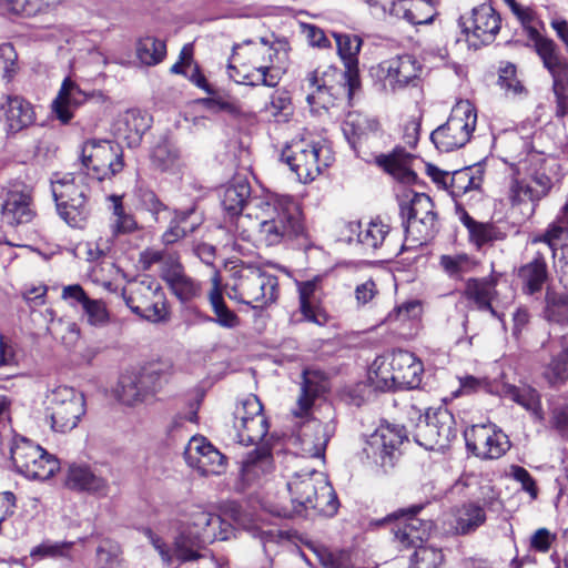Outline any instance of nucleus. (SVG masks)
Here are the masks:
<instances>
[{
	"label": "nucleus",
	"instance_id": "nucleus-11",
	"mask_svg": "<svg viewBox=\"0 0 568 568\" xmlns=\"http://www.w3.org/2000/svg\"><path fill=\"white\" fill-rule=\"evenodd\" d=\"M47 398L52 428L57 432L72 430L85 413L83 394L72 387L58 386L50 390Z\"/></svg>",
	"mask_w": 568,
	"mask_h": 568
},
{
	"label": "nucleus",
	"instance_id": "nucleus-49",
	"mask_svg": "<svg viewBox=\"0 0 568 568\" xmlns=\"http://www.w3.org/2000/svg\"><path fill=\"white\" fill-rule=\"evenodd\" d=\"M439 264L444 272L452 278H463V276L476 266V262L467 254L442 255Z\"/></svg>",
	"mask_w": 568,
	"mask_h": 568
},
{
	"label": "nucleus",
	"instance_id": "nucleus-31",
	"mask_svg": "<svg viewBox=\"0 0 568 568\" xmlns=\"http://www.w3.org/2000/svg\"><path fill=\"white\" fill-rule=\"evenodd\" d=\"M349 229L352 232H357V241L367 251L375 252L382 247L389 252V243L387 236L389 235L390 227L382 221L373 220L365 224L363 227L361 223H351Z\"/></svg>",
	"mask_w": 568,
	"mask_h": 568
},
{
	"label": "nucleus",
	"instance_id": "nucleus-3",
	"mask_svg": "<svg viewBox=\"0 0 568 568\" xmlns=\"http://www.w3.org/2000/svg\"><path fill=\"white\" fill-rule=\"evenodd\" d=\"M516 158L509 155L506 160L513 170L508 199L513 207H518L525 217H530L537 203L550 191L552 182L539 155L530 153L518 161Z\"/></svg>",
	"mask_w": 568,
	"mask_h": 568
},
{
	"label": "nucleus",
	"instance_id": "nucleus-30",
	"mask_svg": "<svg viewBox=\"0 0 568 568\" xmlns=\"http://www.w3.org/2000/svg\"><path fill=\"white\" fill-rule=\"evenodd\" d=\"M486 518L484 507L469 501L454 509L450 526L456 535H469L483 526Z\"/></svg>",
	"mask_w": 568,
	"mask_h": 568
},
{
	"label": "nucleus",
	"instance_id": "nucleus-61",
	"mask_svg": "<svg viewBox=\"0 0 568 568\" xmlns=\"http://www.w3.org/2000/svg\"><path fill=\"white\" fill-rule=\"evenodd\" d=\"M262 415H264L262 403L257 396L251 394L237 403L233 414V423L246 422Z\"/></svg>",
	"mask_w": 568,
	"mask_h": 568
},
{
	"label": "nucleus",
	"instance_id": "nucleus-62",
	"mask_svg": "<svg viewBox=\"0 0 568 568\" xmlns=\"http://www.w3.org/2000/svg\"><path fill=\"white\" fill-rule=\"evenodd\" d=\"M551 78L556 97V115L562 118L568 113V71Z\"/></svg>",
	"mask_w": 568,
	"mask_h": 568
},
{
	"label": "nucleus",
	"instance_id": "nucleus-47",
	"mask_svg": "<svg viewBox=\"0 0 568 568\" xmlns=\"http://www.w3.org/2000/svg\"><path fill=\"white\" fill-rule=\"evenodd\" d=\"M395 377L390 361L375 359L368 373V381L375 389L390 390L398 388L396 381H392Z\"/></svg>",
	"mask_w": 568,
	"mask_h": 568
},
{
	"label": "nucleus",
	"instance_id": "nucleus-1",
	"mask_svg": "<svg viewBox=\"0 0 568 568\" xmlns=\"http://www.w3.org/2000/svg\"><path fill=\"white\" fill-rule=\"evenodd\" d=\"M222 206L231 216H237L244 209L258 221V239L267 246L278 245L287 240H307L302 211L298 204L286 195L265 194L251 197V185L246 179L235 178L224 190Z\"/></svg>",
	"mask_w": 568,
	"mask_h": 568
},
{
	"label": "nucleus",
	"instance_id": "nucleus-17",
	"mask_svg": "<svg viewBox=\"0 0 568 568\" xmlns=\"http://www.w3.org/2000/svg\"><path fill=\"white\" fill-rule=\"evenodd\" d=\"M459 21L464 31L471 33L483 44L493 42L501 27L499 13L489 3L475 7L469 17H460Z\"/></svg>",
	"mask_w": 568,
	"mask_h": 568
},
{
	"label": "nucleus",
	"instance_id": "nucleus-41",
	"mask_svg": "<svg viewBox=\"0 0 568 568\" xmlns=\"http://www.w3.org/2000/svg\"><path fill=\"white\" fill-rule=\"evenodd\" d=\"M85 257L89 262H100L92 266L91 274L97 282H106L118 270L113 262L106 261V250L95 243L85 244Z\"/></svg>",
	"mask_w": 568,
	"mask_h": 568
},
{
	"label": "nucleus",
	"instance_id": "nucleus-44",
	"mask_svg": "<svg viewBox=\"0 0 568 568\" xmlns=\"http://www.w3.org/2000/svg\"><path fill=\"white\" fill-rule=\"evenodd\" d=\"M73 541L43 540L30 550V557L34 560L43 559H72Z\"/></svg>",
	"mask_w": 568,
	"mask_h": 568
},
{
	"label": "nucleus",
	"instance_id": "nucleus-5",
	"mask_svg": "<svg viewBox=\"0 0 568 568\" xmlns=\"http://www.w3.org/2000/svg\"><path fill=\"white\" fill-rule=\"evenodd\" d=\"M292 496L294 511L301 515L306 510L332 516L336 513L338 501L336 494L324 474L312 469L304 474L297 473L287 483Z\"/></svg>",
	"mask_w": 568,
	"mask_h": 568
},
{
	"label": "nucleus",
	"instance_id": "nucleus-57",
	"mask_svg": "<svg viewBox=\"0 0 568 568\" xmlns=\"http://www.w3.org/2000/svg\"><path fill=\"white\" fill-rule=\"evenodd\" d=\"M545 318L548 322L565 324L568 322V303L567 300L555 292L546 293Z\"/></svg>",
	"mask_w": 568,
	"mask_h": 568
},
{
	"label": "nucleus",
	"instance_id": "nucleus-14",
	"mask_svg": "<svg viewBox=\"0 0 568 568\" xmlns=\"http://www.w3.org/2000/svg\"><path fill=\"white\" fill-rule=\"evenodd\" d=\"M406 438L403 428L385 426L369 436L363 448L364 454L385 471L394 467L399 455L398 448Z\"/></svg>",
	"mask_w": 568,
	"mask_h": 568
},
{
	"label": "nucleus",
	"instance_id": "nucleus-19",
	"mask_svg": "<svg viewBox=\"0 0 568 568\" xmlns=\"http://www.w3.org/2000/svg\"><path fill=\"white\" fill-rule=\"evenodd\" d=\"M64 484L72 490L85 491L98 497H105L110 491L108 479L85 464H71Z\"/></svg>",
	"mask_w": 568,
	"mask_h": 568
},
{
	"label": "nucleus",
	"instance_id": "nucleus-38",
	"mask_svg": "<svg viewBox=\"0 0 568 568\" xmlns=\"http://www.w3.org/2000/svg\"><path fill=\"white\" fill-rule=\"evenodd\" d=\"M142 374L140 371L125 372L120 376L114 389L116 399L125 406H134L141 400Z\"/></svg>",
	"mask_w": 568,
	"mask_h": 568
},
{
	"label": "nucleus",
	"instance_id": "nucleus-33",
	"mask_svg": "<svg viewBox=\"0 0 568 568\" xmlns=\"http://www.w3.org/2000/svg\"><path fill=\"white\" fill-rule=\"evenodd\" d=\"M220 284V275L215 272L212 277V288L209 293V302L215 316L207 317V321L214 322L224 328H235L240 325V317L227 307Z\"/></svg>",
	"mask_w": 568,
	"mask_h": 568
},
{
	"label": "nucleus",
	"instance_id": "nucleus-25",
	"mask_svg": "<svg viewBox=\"0 0 568 568\" xmlns=\"http://www.w3.org/2000/svg\"><path fill=\"white\" fill-rule=\"evenodd\" d=\"M1 108L9 132H20L36 122L34 106L21 95H8Z\"/></svg>",
	"mask_w": 568,
	"mask_h": 568
},
{
	"label": "nucleus",
	"instance_id": "nucleus-58",
	"mask_svg": "<svg viewBox=\"0 0 568 568\" xmlns=\"http://www.w3.org/2000/svg\"><path fill=\"white\" fill-rule=\"evenodd\" d=\"M95 568H121L120 547L111 540H102L95 552Z\"/></svg>",
	"mask_w": 568,
	"mask_h": 568
},
{
	"label": "nucleus",
	"instance_id": "nucleus-45",
	"mask_svg": "<svg viewBox=\"0 0 568 568\" xmlns=\"http://www.w3.org/2000/svg\"><path fill=\"white\" fill-rule=\"evenodd\" d=\"M172 365L168 361H159L144 365V395L156 393L171 375Z\"/></svg>",
	"mask_w": 568,
	"mask_h": 568
},
{
	"label": "nucleus",
	"instance_id": "nucleus-6",
	"mask_svg": "<svg viewBox=\"0 0 568 568\" xmlns=\"http://www.w3.org/2000/svg\"><path fill=\"white\" fill-rule=\"evenodd\" d=\"M51 191L60 217L72 227H83L89 215V179L80 170L51 181Z\"/></svg>",
	"mask_w": 568,
	"mask_h": 568
},
{
	"label": "nucleus",
	"instance_id": "nucleus-27",
	"mask_svg": "<svg viewBox=\"0 0 568 568\" xmlns=\"http://www.w3.org/2000/svg\"><path fill=\"white\" fill-rule=\"evenodd\" d=\"M273 468L271 449L267 447H258L246 455L242 463L240 478L244 486H251L271 474Z\"/></svg>",
	"mask_w": 568,
	"mask_h": 568
},
{
	"label": "nucleus",
	"instance_id": "nucleus-59",
	"mask_svg": "<svg viewBox=\"0 0 568 568\" xmlns=\"http://www.w3.org/2000/svg\"><path fill=\"white\" fill-rule=\"evenodd\" d=\"M444 555L435 547H418L415 550L409 568H443Z\"/></svg>",
	"mask_w": 568,
	"mask_h": 568
},
{
	"label": "nucleus",
	"instance_id": "nucleus-40",
	"mask_svg": "<svg viewBox=\"0 0 568 568\" xmlns=\"http://www.w3.org/2000/svg\"><path fill=\"white\" fill-rule=\"evenodd\" d=\"M404 229L407 239H412L417 245H423L438 232L437 214L404 222Z\"/></svg>",
	"mask_w": 568,
	"mask_h": 568
},
{
	"label": "nucleus",
	"instance_id": "nucleus-4",
	"mask_svg": "<svg viewBox=\"0 0 568 568\" xmlns=\"http://www.w3.org/2000/svg\"><path fill=\"white\" fill-rule=\"evenodd\" d=\"M281 160L290 166L301 182L310 183L333 164L335 156L326 140L302 138L285 145Z\"/></svg>",
	"mask_w": 568,
	"mask_h": 568
},
{
	"label": "nucleus",
	"instance_id": "nucleus-21",
	"mask_svg": "<svg viewBox=\"0 0 568 568\" xmlns=\"http://www.w3.org/2000/svg\"><path fill=\"white\" fill-rule=\"evenodd\" d=\"M497 281L493 277L468 278L463 291V296L480 312H488L493 317L501 320L494 305L497 301Z\"/></svg>",
	"mask_w": 568,
	"mask_h": 568
},
{
	"label": "nucleus",
	"instance_id": "nucleus-52",
	"mask_svg": "<svg viewBox=\"0 0 568 568\" xmlns=\"http://www.w3.org/2000/svg\"><path fill=\"white\" fill-rule=\"evenodd\" d=\"M254 72L246 74L242 83L247 85H265L268 88H274L278 84L281 77L277 69L273 65L258 63V61H254L253 63Z\"/></svg>",
	"mask_w": 568,
	"mask_h": 568
},
{
	"label": "nucleus",
	"instance_id": "nucleus-7",
	"mask_svg": "<svg viewBox=\"0 0 568 568\" xmlns=\"http://www.w3.org/2000/svg\"><path fill=\"white\" fill-rule=\"evenodd\" d=\"M233 284L230 286V298L252 306L263 308L276 301L278 281L273 274L260 267L243 265L233 272Z\"/></svg>",
	"mask_w": 568,
	"mask_h": 568
},
{
	"label": "nucleus",
	"instance_id": "nucleus-2",
	"mask_svg": "<svg viewBox=\"0 0 568 568\" xmlns=\"http://www.w3.org/2000/svg\"><path fill=\"white\" fill-rule=\"evenodd\" d=\"M232 526L221 516L207 511L202 506H192L180 523L174 539V555L180 561L203 558L202 550L214 540L230 537Z\"/></svg>",
	"mask_w": 568,
	"mask_h": 568
},
{
	"label": "nucleus",
	"instance_id": "nucleus-54",
	"mask_svg": "<svg viewBox=\"0 0 568 568\" xmlns=\"http://www.w3.org/2000/svg\"><path fill=\"white\" fill-rule=\"evenodd\" d=\"M166 284L181 301H189L200 292V284L185 274L184 266L176 275L170 277Z\"/></svg>",
	"mask_w": 568,
	"mask_h": 568
},
{
	"label": "nucleus",
	"instance_id": "nucleus-46",
	"mask_svg": "<svg viewBox=\"0 0 568 568\" xmlns=\"http://www.w3.org/2000/svg\"><path fill=\"white\" fill-rule=\"evenodd\" d=\"M460 221L468 230L470 241L478 247L497 239L493 224L477 222L466 211L462 212Z\"/></svg>",
	"mask_w": 568,
	"mask_h": 568
},
{
	"label": "nucleus",
	"instance_id": "nucleus-42",
	"mask_svg": "<svg viewBox=\"0 0 568 568\" xmlns=\"http://www.w3.org/2000/svg\"><path fill=\"white\" fill-rule=\"evenodd\" d=\"M144 285L153 296L152 304L144 310V320L153 323L166 321L170 313L161 284L154 280L146 283L144 280Z\"/></svg>",
	"mask_w": 568,
	"mask_h": 568
},
{
	"label": "nucleus",
	"instance_id": "nucleus-55",
	"mask_svg": "<svg viewBox=\"0 0 568 568\" xmlns=\"http://www.w3.org/2000/svg\"><path fill=\"white\" fill-rule=\"evenodd\" d=\"M196 470L203 476L221 475L226 470L227 458L212 444L206 446L204 458L197 459Z\"/></svg>",
	"mask_w": 568,
	"mask_h": 568
},
{
	"label": "nucleus",
	"instance_id": "nucleus-64",
	"mask_svg": "<svg viewBox=\"0 0 568 568\" xmlns=\"http://www.w3.org/2000/svg\"><path fill=\"white\" fill-rule=\"evenodd\" d=\"M201 103L213 112H225L232 116H239L242 113L241 106L236 101L221 95L204 98L201 100Z\"/></svg>",
	"mask_w": 568,
	"mask_h": 568
},
{
	"label": "nucleus",
	"instance_id": "nucleus-10",
	"mask_svg": "<svg viewBox=\"0 0 568 568\" xmlns=\"http://www.w3.org/2000/svg\"><path fill=\"white\" fill-rule=\"evenodd\" d=\"M10 452L17 470L31 479H49L60 467L53 455L27 438L16 439Z\"/></svg>",
	"mask_w": 568,
	"mask_h": 568
},
{
	"label": "nucleus",
	"instance_id": "nucleus-18",
	"mask_svg": "<svg viewBox=\"0 0 568 568\" xmlns=\"http://www.w3.org/2000/svg\"><path fill=\"white\" fill-rule=\"evenodd\" d=\"M333 36L336 41L338 55L345 67L344 79L348 88V95L351 97L359 87L358 54L363 40L361 37L349 33H334Z\"/></svg>",
	"mask_w": 568,
	"mask_h": 568
},
{
	"label": "nucleus",
	"instance_id": "nucleus-9",
	"mask_svg": "<svg viewBox=\"0 0 568 568\" xmlns=\"http://www.w3.org/2000/svg\"><path fill=\"white\" fill-rule=\"evenodd\" d=\"M81 169L89 180L111 179L123 169L120 146L110 140L89 139L81 146Z\"/></svg>",
	"mask_w": 568,
	"mask_h": 568
},
{
	"label": "nucleus",
	"instance_id": "nucleus-12",
	"mask_svg": "<svg viewBox=\"0 0 568 568\" xmlns=\"http://www.w3.org/2000/svg\"><path fill=\"white\" fill-rule=\"evenodd\" d=\"M415 437L426 449L445 448L456 437L453 415L446 408L428 410L419 419Z\"/></svg>",
	"mask_w": 568,
	"mask_h": 568
},
{
	"label": "nucleus",
	"instance_id": "nucleus-26",
	"mask_svg": "<svg viewBox=\"0 0 568 568\" xmlns=\"http://www.w3.org/2000/svg\"><path fill=\"white\" fill-rule=\"evenodd\" d=\"M398 388H416L422 382L423 364L408 351H397L390 359Z\"/></svg>",
	"mask_w": 568,
	"mask_h": 568
},
{
	"label": "nucleus",
	"instance_id": "nucleus-23",
	"mask_svg": "<svg viewBox=\"0 0 568 568\" xmlns=\"http://www.w3.org/2000/svg\"><path fill=\"white\" fill-rule=\"evenodd\" d=\"M416 156L406 152L402 148H396L389 154H381L376 156V163L386 173L392 175L395 180L404 184H414L417 180L413 166Z\"/></svg>",
	"mask_w": 568,
	"mask_h": 568
},
{
	"label": "nucleus",
	"instance_id": "nucleus-35",
	"mask_svg": "<svg viewBox=\"0 0 568 568\" xmlns=\"http://www.w3.org/2000/svg\"><path fill=\"white\" fill-rule=\"evenodd\" d=\"M152 265H158L160 275L165 282L183 267L179 253L171 248L145 250L144 271L151 268Z\"/></svg>",
	"mask_w": 568,
	"mask_h": 568
},
{
	"label": "nucleus",
	"instance_id": "nucleus-48",
	"mask_svg": "<svg viewBox=\"0 0 568 568\" xmlns=\"http://www.w3.org/2000/svg\"><path fill=\"white\" fill-rule=\"evenodd\" d=\"M508 394L514 402L530 412L537 419L542 418L540 395L535 388L530 386H513L509 388Z\"/></svg>",
	"mask_w": 568,
	"mask_h": 568
},
{
	"label": "nucleus",
	"instance_id": "nucleus-8",
	"mask_svg": "<svg viewBox=\"0 0 568 568\" xmlns=\"http://www.w3.org/2000/svg\"><path fill=\"white\" fill-rule=\"evenodd\" d=\"M477 111L468 100L458 101L447 121L434 130L430 140L442 152H450L465 146L475 131Z\"/></svg>",
	"mask_w": 568,
	"mask_h": 568
},
{
	"label": "nucleus",
	"instance_id": "nucleus-43",
	"mask_svg": "<svg viewBox=\"0 0 568 568\" xmlns=\"http://www.w3.org/2000/svg\"><path fill=\"white\" fill-rule=\"evenodd\" d=\"M275 51L272 47L267 44L264 39H261L260 42H253L251 40L245 41L242 44L234 47V55L239 57H247L248 64L253 68L254 61H258V63H264L272 65L273 57L275 55Z\"/></svg>",
	"mask_w": 568,
	"mask_h": 568
},
{
	"label": "nucleus",
	"instance_id": "nucleus-34",
	"mask_svg": "<svg viewBox=\"0 0 568 568\" xmlns=\"http://www.w3.org/2000/svg\"><path fill=\"white\" fill-rule=\"evenodd\" d=\"M538 57L541 59L544 67L551 77L567 72L568 63L560 55L558 45L554 40L539 33L531 37Z\"/></svg>",
	"mask_w": 568,
	"mask_h": 568
},
{
	"label": "nucleus",
	"instance_id": "nucleus-20",
	"mask_svg": "<svg viewBox=\"0 0 568 568\" xmlns=\"http://www.w3.org/2000/svg\"><path fill=\"white\" fill-rule=\"evenodd\" d=\"M335 429L333 420L323 423L318 419H308L300 435L303 453L313 458L324 459L327 444Z\"/></svg>",
	"mask_w": 568,
	"mask_h": 568
},
{
	"label": "nucleus",
	"instance_id": "nucleus-22",
	"mask_svg": "<svg viewBox=\"0 0 568 568\" xmlns=\"http://www.w3.org/2000/svg\"><path fill=\"white\" fill-rule=\"evenodd\" d=\"M381 68L385 72V81L393 90L414 83L422 71V64L410 54L397 55L384 61Z\"/></svg>",
	"mask_w": 568,
	"mask_h": 568
},
{
	"label": "nucleus",
	"instance_id": "nucleus-53",
	"mask_svg": "<svg viewBox=\"0 0 568 568\" xmlns=\"http://www.w3.org/2000/svg\"><path fill=\"white\" fill-rule=\"evenodd\" d=\"M542 375L550 385L564 384L568 381V348L566 346L551 357Z\"/></svg>",
	"mask_w": 568,
	"mask_h": 568
},
{
	"label": "nucleus",
	"instance_id": "nucleus-63",
	"mask_svg": "<svg viewBox=\"0 0 568 568\" xmlns=\"http://www.w3.org/2000/svg\"><path fill=\"white\" fill-rule=\"evenodd\" d=\"M317 556L324 568H352L348 551L322 549L317 552Z\"/></svg>",
	"mask_w": 568,
	"mask_h": 568
},
{
	"label": "nucleus",
	"instance_id": "nucleus-50",
	"mask_svg": "<svg viewBox=\"0 0 568 568\" xmlns=\"http://www.w3.org/2000/svg\"><path fill=\"white\" fill-rule=\"evenodd\" d=\"M400 213L405 222L436 214L432 199L425 193H414L408 205L400 204Z\"/></svg>",
	"mask_w": 568,
	"mask_h": 568
},
{
	"label": "nucleus",
	"instance_id": "nucleus-56",
	"mask_svg": "<svg viewBox=\"0 0 568 568\" xmlns=\"http://www.w3.org/2000/svg\"><path fill=\"white\" fill-rule=\"evenodd\" d=\"M267 112L276 122H288L293 115L291 97L286 91H276L271 97V101L265 105Z\"/></svg>",
	"mask_w": 568,
	"mask_h": 568
},
{
	"label": "nucleus",
	"instance_id": "nucleus-13",
	"mask_svg": "<svg viewBox=\"0 0 568 568\" xmlns=\"http://www.w3.org/2000/svg\"><path fill=\"white\" fill-rule=\"evenodd\" d=\"M464 437L467 449L480 459H498L510 448L508 436L494 424L473 425Z\"/></svg>",
	"mask_w": 568,
	"mask_h": 568
},
{
	"label": "nucleus",
	"instance_id": "nucleus-36",
	"mask_svg": "<svg viewBox=\"0 0 568 568\" xmlns=\"http://www.w3.org/2000/svg\"><path fill=\"white\" fill-rule=\"evenodd\" d=\"M320 281L317 278L298 283L300 310L310 322L322 324L324 316L320 310Z\"/></svg>",
	"mask_w": 568,
	"mask_h": 568
},
{
	"label": "nucleus",
	"instance_id": "nucleus-15",
	"mask_svg": "<svg viewBox=\"0 0 568 568\" xmlns=\"http://www.w3.org/2000/svg\"><path fill=\"white\" fill-rule=\"evenodd\" d=\"M1 221L10 226L32 222L36 211L31 191L23 184L3 187L0 193Z\"/></svg>",
	"mask_w": 568,
	"mask_h": 568
},
{
	"label": "nucleus",
	"instance_id": "nucleus-24",
	"mask_svg": "<svg viewBox=\"0 0 568 568\" xmlns=\"http://www.w3.org/2000/svg\"><path fill=\"white\" fill-rule=\"evenodd\" d=\"M87 99L88 94L75 82L67 78L52 101V113L62 124H68L73 118L74 109L84 103Z\"/></svg>",
	"mask_w": 568,
	"mask_h": 568
},
{
	"label": "nucleus",
	"instance_id": "nucleus-16",
	"mask_svg": "<svg viewBox=\"0 0 568 568\" xmlns=\"http://www.w3.org/2000/svg\"><path fill=\"white\" fill-rule=\"evenodd\" d=\"M423 506H413L408 509H400L389 517L399 520L394 528L395 538L404 548L424 547L423 542L428 538L433 521L416 517Z\"/></svg>",
	"mask_w": 568,
	"mask_h": 568
},
{
	"label": "nucleus",
	"instance_id": "nucleus-39",
	"mask_svg": "<svg viewBox=\"0 0 568 568\" xmlns=\"http://www.w3.org/2000/svg\"><path fill=\"white\" fill-rule=\"evenodd\" d=\"M237 442L242 445H255L264 439L268 433V423L265 415L256 416L246 422L233 423Z\"/></svg>",
	"mask_w": 568,
	"mask_h": 568
},
{
	"label": "nucleus",
	"instance_id": "nucleus-32",
	"mask_svg": "<svg viewBox=\"0 0 568 568\" xmlns=\"http://www.w3.org/2000/svg\"><path fill=\"white\" fill-rule=\"evenodd\" d=\"M518 277L525 294L534 295L541 292L548 280V268L544 254L537 252L530 262L519 268Z\"/></svg>",
	"mask_w": 568,
	"mask_h": 568
},
{
	"label": "nucleus",
	"instance_id": "nucleus-29",
	"mask_svg": "<svg viewBox=\"0 0 568 568\" xmlns=\"http://www.w3.org/2000/svg\"><path fill=\"white\" fill-rule=\"evenodd\" d=\"M302 89L306 92V102L314 113H321L322 110L327 111L334 105L335 97L333 88L326 84L317 72H311L305 78Z\"/></svg>",
	"mask_w": 568,
	"mask_h": 568
},
{
	"label": "nucleus",
	"instance_id": "nucleus-37",
	"mask_svg": "<svg viewBox=\"0 0 568 568\" xmlns=\"http://www.w3.org/2000/svg\"><path fill=\"white\" fill-rule=\"evenodd\" d=\"M343 131L348 142L355 145L369 134L377 133L379 131V122L363 114H348L344 122Z\"/></svg>",
	"mask_w": 568,
	"mask_h": 568
},
{
	"label": "nucleus",
	"instance_id": "nucleus-28",
	"mask_svg": "<svg viewBox=\"0 0 568 568\" xmlns=\"http://www.w3.org/2000/svg\"><path fill=\"white\" fill-rule=\"evenodd\" d=\"M327 383L322 373L317 371H304L301 393L297 398V407L292 410L295 417H306L316 397L325 393Z\"/></svg>",
	"mask_w": 568,
	"mask_h": 568
},
{
	"label": "nucleus",
	"instance_id": "nucleus-60",
	"mask_svg": "<svg viewBox=\"0 0 568 568\" xmlns=\"http://www.w3.org/2000/svg\"><path fill=\"white\" fill-rule=\"evenodd\" d=\"M113 203V216L112 230L114 234L130 233L136 230L138 224L132 215L126 214L122 206L121 197L116 195L110 196Z\"/></svg>",
	"mask_w": 568,
	"mask_h": 568
},
{
	"label": "nucleus",
	"instance_id": "nucleus-51",
	"mask_svg": "<svg viewBox=\"0 0 568 568\" xmlns=\"http://www.w3.org/2000/svg\"><path fill=\"white\" fill-rule=\"evenodd\" d=\"M410 0H383L381 9L384 13H388L395 18L405 19L410 24H428L432 22L429 17H415L409 8Z\"/></svg>",
	"mask_w": 568,
	"mask_h": 568
}]
</instances>
